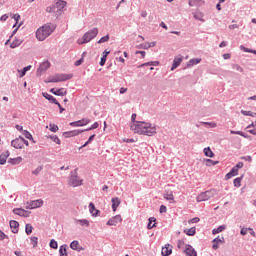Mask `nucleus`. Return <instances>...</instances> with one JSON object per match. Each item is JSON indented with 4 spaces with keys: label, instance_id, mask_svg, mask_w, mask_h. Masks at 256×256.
<instances>
[{
    "label": "nucleus",
    "instance_id": "nucleus-1",
    "mask_svg": "<svg viewBox=\"0 0 256 256\" xmlns=\"http://www.w3.org/2000/svg\"><path fill=\"white\" fill-rule=\"evenodd\" d=\"M131 130L138 135H147L148 137H153L157 133V128L151 123L147 122H136V124L131 125Z\"/></svg>",
    "mask_w": 256,
    "mask_h": 256
},
{
    "label": "nucleus",
    "instance_id": "nucleus-2",
    "mask_svg": "<svg viewBox=\"0 0 256 256\" xmlns=\"http://www.w3.org/2000/svg\"><path fill=\"white\" fill-rule=\"evenodd\" d=\"M53 31H55V24H46L36 31V38L38 41H45L46 37H49Z\"/></svg>",
    "mask_w": 256,
    "mask_h": 256
},
{
    "label": "nucleus",
    "instance_id": "nucleus-3",
    "mask_svg": "<svg viewBox=\"0 0 256 256\" xmlns=\"http://www.w3.org/2000/svg\"><path fill=\"white\" fill-rule=\"evenodd\" d=\"M97 35H99V29L92 28L83 35L82 39H78V45H85V43L93 41V39H95Z\"/></svg>",
    "mask_w": 256,
    "mask_h": 256
},
{
    "label": "nucleus",
    "instance_id": "nucleus-4",
    "mask_svg": "<svg viewBox=\"0 0 256 256\" xmlns=\"http://www.w3.org/2000/svg\"><path fill=\"white\" fill-rule=\"evenodd\" d=\"M214 195H217V190L210 189V190H207L205 192H201L197 196L196 201L198 203H201V201H209V199H211Z\"/></svg>",
    "mask_w": 256,
    "mask_h": 256
},
{
    "label": "nucleus",
    "instance_id": "nucleus-5",
    "mask_svg": "<svg viewBox=\"0 0 256 256\" xmlns=\"http://www.w3.org/2000/svg\"><path fill=\"white\" fill-rule=\"evenodd\" d=\"M73 79V74H56L48 83H61L62 81H69Z\"/></svg>",
    "mask_w": 256,
    "mask_h": 256
},
{
    "label": "nucleus",
    "instance_id": "nucleus-6",
    "mask_svg": "<svg viewBox=\"0 0 256 256\" xmlns=\"http://www.w3.org/2000/svg\"><path fill=\"white\" fill-rule=\"evenodd\" d=\"M72 173L74 174H72L70 177L69 185L72 187H81V185H83V179L77 175V169H75Z\"/></svg>",
    "mask_w": 256,
    "mask_h": 256
},
{
    "label": "nucleus",
    "instance_id": "nucleus-7",
    "mask_svg": "<svg viewBox=\"0 0 256 256\" xmlns=\"http://www.w3.org/2000/svg\"><path fill=\"white\" fill-rule=\"evenodd\" d=\"M50 67H51L50 61H45L41 63L36 72L37 77H41V75H43V73H45L47 69H49Z\"/></svg>",
    "mask_w": 256,
    "mask_h": 256
},
{
    "label": "nucleus",
    "instance_id": "nucleus-8",
    "mask_svg": "<svg viewBox=\"0 0 256 256\" xmlns=\"http://www.w3.org/2000/svg\"><path fill=\"white\" fill-rule=\"evenodd\" d=\"M89 123H91V119L83 118L81 120L71 122L70 127H85V125H89Z\"/></svg>",
    "mask_w": 256,
    "mask_h": 256
},
{
    "label": "nucleus",
    "instance_id": "nucleus-9",
    "mask_svg": "<svg viewBox=\"0 0 256 256\" xmlns=\"http://www.w3.org/2000/svg\"><path fill=\"white\" fill-rule=\"evenodd\" d=\"M12 213H14V215H18L19 217H29L31 215L30 211H27L23 208H14Z\"/></svg>",
    "mask_w": 256,
    "mask_h": 256
},
{
    "label": "nucleus",
    "instance_id": "nucleus-10",
    "mask_svg": "<svg viewBox=\"0 0 256 256\" xmlns=\"http://www.w3.org/2000/svg\"><path fill=\"white\" fill-rule=\"evenodd\" d=\"M11 147H14V149H23L22 136H19L18 138L12 140Z\"/></svg>",
    "mask_w": 256,
    "mask_h": 256
},
{
    "label": "nucleus",
    "instance_id": "nucleus-11",
    "mask_svg": "<svg viewBox=\"0 0 256 256\" xmlns=\"http://www.w3.org/2000/svg\"><path fill=\"white\" fill-rule=\"evenodd\" d=\"M81 133H84V130L67 131L63 133V137H65V139H69L70 137H77V135H81Z\"/></svg>",
    "mask_w": 256,
    "mask_h": 256
},
{
    "label": "nucleus",
    "instance_id": "nucleus-12",
    "mask_svg": "<svg viewBox=\"0 0 256 256\" xmlns=\"http://www.w3.org/2000/svg\"><path fill=\"white\" fill-rule=\"evenodd\" d=\"M50 93H52L53 95H57L58 97H65V95H67V91H65V88H51Z\"/></svg>",
    "mask_w": 256,
    "mask_h": 256
},
{
    "label": "nucleus",
    "instance_id": "nucleus-13",
    "mask_svg": "<svg viewBox=\"0 0 256 256\" xmlns=\"http://www.w3.org/2000/svg\"><path fill=\"white\" fill-rule=\"evenodd\" d=\"M123 221V218H121V215L113 216L111 219H109L106 223V225L113 226L117 225V223H121Z\"/></svg>",
    "mask_w": 256,
    "mask_h": 256
},
{
    "label": "nucleus",
    "instance_id": "nucleus-14",
    "mask_svg": "<svg viewBox=\"0 0 256 256\" xmlns=\"http://www.w3.org/2000/svg\"><path fill=\"white\" fill-rule=\"evenodd\" d=\"M37 207H43V200H33L29 206H26V209H37Z\"/></svg>",
    "mask_w": 256,
    "mask_h": 256
},
{
    "label": "nucleus",
    "instance_id": "nucleus-15",
    "mask_svg": "<svg viewBox=\"0 0 256 256\" xmlns=\"http://www.w3.org/2000/svg\"><path fill=\"white\" fill-rule=\"evenodd\" d=\"M42 97L47 99L50 103H53L54 105H59V101H57V98H54L53 95L47 93V92H42Z\"/></svg>",
    "mask_w": 256,
    "mask_h": 256
},
{
    "label": "nucleus",
    "instance_id": "nucleus-16",
    "mask_svg": "<svg viewBox=\"0 0 256 256\" xmlns=\"http://www.w3.org/2000/svg\"><path fill=\"white\" fill-rule=\"evenodd\" d=\"M181 63H183V56L175 57L170 70L175 71V69H177Z\"/></svg>",
    "mask_w": 256,
    "mask_h": 256
},
{
    "label": "nucleus",
    "instance_id": "nucleus-17",
    "mask_svg": "<svg viewBox=\"0 0 256 256\" xmlns=\"http://www.w3.org/2000/svg\"><path fill=\"white\" fill-rule=\"evenodd\" d=\"M213 245H212V249H214V251H217V249H219V243H225V238L224 237H216L213 241H212Z\"/></svg>",
    "mask_w": 256,
    "mask_h": 256
},
{
    "label": "nucleus",
    "instance_id": "nucleus-18",
    "mask_svg": "<svg viewBox=\"0 0 256 256\" xmlns=\"http://www.w3.org/2000/svg\"><path fill=\"white\" fill-rule=\"evenodd\" d=\"M184 253H186V256H197V251L195 250V248H193V246L189 244L186 245Z\"/></svg>",
    "mask_w": 256,
    "mask_h": 256
},
{
    "label": "nucleus",
    "instance_id": "nucleus-19",
    "mask_svg": "<svg viewBox=\"0 0 256 256\" xmlns=\"http://www.w3.org/2000/svg\"><path fill=\"white\" fill-rule=\"evenodd\" d=\"M54 5L56 7L57 13H59V11H63V9L67 7V2L63 0H58Z\"/></svg>",
    "mask_w": 256,
    "mask_h": 256
},
{
    "label": "nucleus",
    "instance_id": "nucleus-20",
    "mask_svg": "<svg viewBox=\"0 0 256 256\" xmlns=\"http://www.w3.org/2000/svg\"><path fill=\"white\" fill-rule=\"evenodd\" d=\"M89 211L92 215V217H98V215L101 213V211L97 210V208H95V204L93 202L89 203Z\"/></svg>",
    "mask_w": 256,
    "mask_h": 256
},
{
    "label": "nucleus",
    "instance_id": "nucleus-21",
    "mask_svg": "<svg viewBox=\"0 0 256 256\" xmlns=\"http://www.w3.org/2000/svg\"><path fill=\"white\" fill-rule=\"evenodd\" d=\"M9 225L12 233H19V223L16 220H10Z\"/></svg>",
    "mask_w": 256,
    "mask_h": 256
},
{
    "label": "nucleus",
    "instance_id": "nucleus-22",
    "mask_svg": "<svg viewBox=\"0 0 256 256\" xmlns=\"http://www.w3.org/2000/svg\"><path fill=\"white\" fill-rule=\"evenodd\" d=\"M173 253V246L167 244L165 247H162V255L163 256H169Z\"/></svg>",
    "mask_w": 256,
    "mask_h": 256
},
{
    "label": "nucleus",
    "instance_id": "nucleus-23",
    "mask_svg": "<svg viewBox=\"0 0 256 256\" xmlns=\"http://www.w3.org/2000/svg\"><path fill=\"white\" fill-rule=\"evenodd\" d=\"M9 155H10L9 150L3 152L0 155V165H5V163H7V159L9 157Z\"/></svg>",
    "mask_w": 256,
    "mask_h": 256
},
{
    "label": "nucleus",
    "instance_id": "nucleus-24",
    "mask_svg": "<svg viewBox=\"0 0 256 256\" xmlns=\"http://www.w3.org/2000/svg\"><path fill=\"white\" fill-rule=\"evenodd\" d=\"M237 175H239V172L237 170H235L234 168H232L230 170V172H228L225 175V181H229V179H231V177H237Z\"/></svg>",
    "mask_w": 256,
    "mask_h": 256
},
{
    "label": "nucleus",
    "instance_id": "nucleus-25",
    "mask_svg": "<svg viewBox=\"0 0 256 256\" xmlns=\"http://www.w3.org/2000/svg\"><path fill=\"white\" fill-rule=\"evenodd\" d=\"M159 64V61H150L139 65L138 68L141 69L142 67H157Z\"/></svg>",
    "mask_w": 256,
    "mask_h": 256
},
{
    "label": "nucleus",
    "instance_id": "nucleus-26",
    "mask_svg": "<svg viewBox=\"0 0 256 256\" xmlns=\"http://www.w3.org/2000/svg\"><path fill=\"white\" fill-rule=\"evenodd\" d=\"M112 210L115 212L117 211V207H119V205H121V199H119L118 197H114L112 198Z\"/></svg>",
    "mask_w": 256,
    "mask_h": 256
},
{
    "label": "nucleus",
    "instance_id": "nucleus-27",
    "mask_svg": "<svg viewBox=\"0 0 256 256\" xmlns=\"http://www.w3.org/2000/svg\"><path fill=\"white\" fill-rule=\"evenodd\" d=\"M21 161H23V158L21 156L8 159V163H10V165H19V163H21Z\"/></svg>",
    "mask_w": 256,
    "mask_h": 256
},
{
    "label": "nucleus",
    "instance_id": "nucleus-28",
    "mask_svg": "<svg viewBox=\"0 0 256 256\" xmlns=\"http://www.w3.org/2000/svg\"><path fill=\"white\" fill-rule=\"evenodd\" d=\"M199 63H201V58L190 59L187 63V67H193L194 65H199Z\"/></svg>",
    "mask_w": 256,
    "mask_h": 256
},
{
    "label": "nucleus",
    "instance_id": "nucleus-29",
    "mask_svg": "<svg viewBox=\"0 0 256 256\" xmlns=\"http://www.w3.org/2000/svg\"><path fill=\"white\" fill-rule=\"evenodd\" d=\"M184 233H185L186 235H188V237H194V235L197 234V231H196V228H195V227H192V228H190V229H185V230H184Z\"/></svg>",
    "mask_w": 256,
    "mask_h": 256
},
{
    "label": "nucleus",
    "instance_id": "nucleus-30",
    "mask_svg": "<svg viewBox=\"0 0 256 256\" xmlns=\"http://www.w3.org/2000/svg\"><path fill=\"white\" fill-rule=\"evenodd\" d=\"M67 244H63V245H61L60 246V248H59V255L60 256H69L68 254H67Z\"/></svg>",
    "mask_w": 256,
    "mask_h": 256
},
{
    "label": "nucleus",
    "instance_id": "nucleus-31",
    "mask_svg": "<svg viewBox=\"0 0 256 256\" xmlns=\"http://www.w3.org/2000/svg\"><path fill=\"white\" fill-rule=\"evenodd\" d=\"M203 153L206 157H210V158L215 157V153H213V150H211L210 147L204 148Z\"/></svg>",
    "mask_w": 256,
    "mask_h": 256
},
{
    "label": "nucleus",
    "instance_id": "nucleus-32",
    "mask_svg": "<svg viewBox=\"0 0 256 256\" xmlns=\"http://www.w3.org/2000/svg\"><path fill=\"white\" fill-rule=\"evenodd\" d=\"M75 223H79L82 227H89V220L87 219H75Z\"/></svg>",
    "mask_w": 256,
    "mask_h": 256
},
{
    "label": "nucleus",
    "instance_id": "nucleus-33",
    "mask_svg": "<svg viewBox=\"0 0 256 256\" xmlns=\"http://www.w3.org/2000/svg\"><path fill=\"white\" fill-rule=\"evenodd\" d=\"M21 43H23V41L19 40L18 38H14V40L10 44V48L16 49V47H19V45H21Z\"/></svg>",
    "mask_w": 256,
    "mask_h": 256
},
{
    "label": "nucleus",
    "instance_id": "nucleus-34",
    "mask_svg": "<svg viewBox=\"0 0 256 256\" xmlns=\"http://www.w3.org/2000/svg\"><path fill=\"white\" fill-rule=\"evenodd\" d=\"M245 177L244 174H242L240 177H237L234 179V187H241V181H243V178Z\"/></svg>",
    "mask_w": 256,
    "mask_h": 256
},
{
    "label": "nucleus",
    "instance_id": "nucleus-35",
    "mask_svg": "<svg viewBox=\"0 0 256 256\" xmlns=\"http://www.w3.org/2000/svg\"><path fill=\"white\" fill-rule=\"evenodd\" d=\"M23 135L26 139H29V141H32V143H36V141H34L33 139V135L31 134V132L24 130Z\"/></svg>",
    "mask_w": 256,
    "mask_h": 256
},
{
    "label": "nucleus",
    "instance_id": "nucleus-36",
    "mask_svg": "<svg viewBox=\"0 0 256 256\" xmlns=\"http://www.w3.org/2000/svg\"><path fill=\"white\" fill-rule=\"evenodd\" d=\"M223 231H225V225H221L218 228L213 229L212 234L217 235L218 233H223Z\"/></svg>",
    "mask_w": 256,
    "mask_h": 256
},
{
    "label": "nucleus",
    "instance_id": "nucleus-37",
    "mask_svg": "<svg viewBox=\"0 0 256 256\" xmlns=\"http://www.w3.org/2000/svg\"><path fill=\"white\" fill-rule=\"evenodd\" d=\"M215 165H219V161L206 159V166L207 167H215Z\"/></svg>",
    "mask_w": 256,
    "mask_h": 256
},
{
    "label": "nucleus",
    "instance_id": "nucleus-38",
    "mask_svg": "<svg viewBox=\"0 0 256 256\" xmlns=\"http://www.w3.org/2000/svg\"><path fill=\"white\" fill-rule=\"evenodd\" d=\"M23 25V22H21L18 27L12 32L10 38L5 42V45H9V43H11V38L17 33V31H19V27H21Z\"/></svg>",
    "mask_w": 256,
    "mask_h": 256
},
{
    "label": "nucleus",
    "instance_id": "nucleus-39",
    "mask_svg": "<svg viewBox=\"0 0 256 256\" xmlns=\"http://www.w3.org/2000/svg\"><path fill=\"white\" fill-rule=\"evenodd\" d=\"M70 249H72L73 251H77V249H79V241L74 240L70 243Z\"/></svg>",
    "mask_w": 256,
    "mask_h": 256
},
{
    "label": "nucleus",
    "instance_id": "nucleus-40",
    "mask_svg": "<svg viewBox=\"0 0 256 256\" xmlns=\"http://www.w3.org/2000/svg\"><path fill=\"white\" fill-rule=\"evenodd\" d=\"M27 71H31V65L24 67L20 71V77H25V75H27Z\"/></svg>",
    "mask_w": 256,
    "mask_h": 256
},
{
    "label": "nucleus",
    "instance_id": "nucleus-41",
    "mask_svg": "<svg viewBox=\"0 0 256 256\" xmlns=\"http://www.w3.org/2000/svg\"><path fill=\"white\" fill-rule=\"evenodd\" d=\"M25 233H26V235H31V233H33V225L26 224V226H25Z\"/></svg>",
    "mask_w": 256,
    "mask_h": 256
},
{
    "label": "nucleus",
    "instance_id": "nucleus-42",
    "mask_svg": "<svg viewBox=\"0 0 256 256\" xmlns=\"http://www.w3.org/2000/svg\"><path fill=\"white\" fill-rule=\"evenodd\" d=\"M49 138L57 145H61V140L57 135H50Z\"/></svg>",
    "mask_w": 256,
    "mask_h": 256
},
{
    "label": "nucleus",
    "instance_id": "nucleus-43",
    "mask_svg": "<svg viewBox=\"0 0 256 256\" xmlns=\"http://www.w3.org/2000/svg\"><path fill=\"white\" fill-rule=\"evenodd\" d=\"M46 12L47 13H57V8H56L55 4L48 6L46 8Z\"/></svg>",
    "mask_w": 256,
    "mask_h": 256
},
{
    "label": "nucleus",
    "instance_id": "nucleus-44",
    "mask_svg": "<svg viewBox=\"0 0 256 256\" xmlns=\"http://www.w3.org/2000/svg\"><path fill=\"white\" fill-rule=\"evenodd\" d=\"M242 115H245L246 117H255L256 113L255 112H251V111H245V110H241Z\"/></svg>",
    "mask_w": 256,
    "mask_h": 256
},
{
    "label": "nucleus",
    "instance_id": "nucleus-45",
    "mask_svg": "<svg viewBox=\"0 0 256 256\" xmlns=\"http://www.w3.org/2000/svg\"><path fill=\"white\" fill-rule=\"evenodd\" d=\"M30 241H31V245H33V248L35 249V247H37V245H38L39 238L32 236L30 238Z\"/></svg>",
    "mask_w": 256,
    "mask_h": 256
},
{
    "label": "nucleus",
    "instance_id": "nucleus-46",
    "mask_svg": "<svg viewBox=\"0 0 256 256\" xmlns=\"http://www.w3.org/2000/svg\"><path fill=\"white\" fill-rule=\"evenodd\" d=\"M51 249H58L59 248V244L57 243V241H55V239L50 240L49 243Z\"/></svg>",
    "mask_w": 256,
    "mask_h": 256
},
{
    "label": "nucleus",
    "instance_id": "nucleus-47",
    "mask_svg": "<svg viewBox=\"0 0 256 256\" xmlns=\"http://www.w3.org/2000/svg\"><path fill=\"white\" fill-rule=\"evenodd\" d=\"M164 199H166V201H173V192H166L164 194Z\"/></svg>",
    "mask_w": 256,
    "mask_h": 256
},
{
    "label": "nucleus",
    "instance_id": "nucleus-48",
    "mask_svg": "<svg viewBox=\"0 0 256 256\" xmlns=\"http://www.w3.org/2000/svg\"><path fill=\"white\" fill-rule=\"evenodd\" d=\"M194 19H196L197 21H202V23H205V19H203V14L201 13H195Z\"/></svg>",
    "mask_w": 256,
    "mask_h": 256
},
{
    "label": "nucleus",
    "instance_id": "nucleus-49",
    "mask_svg": "<svg viewBox=\"0 0 256 256\" xmlns=\"http://www.w3.org/2000/svg\"><path fill=\"white\" fill-rule=\"evenodd\" d=\"M50 127V131H52V133H57V131H59V126H57L56 124H49Z\"/></svg>",
    "mask_w": 256,
    "mask_h": 256
},
{
    "label": "nucleus",
    "instance_id": "nucleus-50",
    "mask_svg": "<svg viewBox=\"0 0 256 256\" xmlns=\"http://www.w3.org/2000/svg\"><path fill=\"white\" fill-rule=\"evenodd\" d=\"M99 127V122H95L91 127L87 128V129H84V133L85 131H93V129H98Z\"/></svg>",
    "mask_w": 256,
    "mask_h": 256
},
{
    "label": "nucleus",
    "instance_id": "nucleus-51",
    "mask_svg": "<svg viewBox=\"0 0 256 256\" xmlns=\"http://www.w3.org/2000/svg\"><path fill=\"white\" fill-rule=\"evenodd\" d=\"M131 121L134 123L133 125H137V123H143V121H137V114L135 113L132 114Z\"/></svg>",
    "mask_w": 256,
    "mask_h": 256
},
{
    "label": "nucleus",
    "instance_id": "nucleus-52",
    "mask_svg": "<svg viewBox=\"0 0 256 256\" xmlns=\"http://www.w3.org/2000/svg\"><path fill=\"white\" fill-rule=\"evenodd\" d=\"M110 39V36L109 34H107L106 36L102 37L101 39L98 40V43L101 44V43H107V41H109Z\"/></svg>",
    "mask_w": 256,
    "mask_h": 256
},
{
    "label": "nucleus",
    "instance_id": "nucleus-53",
    "mask_svg": "<svg viewBox=\"0 0 256 256\" xmlns=\"http://www.w3.org/2000/svg\"><path fill=\"white\" fill-rule=\"evenodd\" d=\"M243 162H238L233 168L239 173V169H243Z\"/></svg>",
    "mask_w": 256,
    "mask_h": 256
},
{
    "label": "nucleus",
    "instance_id": "nucleus-54",
    "mask_svg": "<svg viewBox=\"0 0 256 256\" xmlns=\"http://www.w3.org/2000/svg\"><path fill=\"white\" fill-rule=\"evenodd\" d=\"M41 171H43V167L38 166L34 171H32V174L33 175H39V173H41Z\"/></svg>",
    "mask_w": 256,
    "mask_h": 256
},
{
    "label": "nucleus",
    "instance_id": "nucleus-55",
    "mask_svg": "<svg viewBox=\"0 0 256 256\" xmlns=\"http://www.w3.org/2000/svg\"><path fill=\"white\" fill-rule=\"evenodd\" d=\"M137 49H149V42L140 44L139 46H137Z\"/></svg>",
    "mask_w": 256,
    "mask_h": 256
},
{
    "label": "nucleus",
    "instance_id": "nucleus-56",
    "mask_svg": "<svg viewBox=\"0 0 256 256\" xmlns=\"http://www.w3.org/2000/svg\"><path fill=\"white\" fill-rule=\"evenodd\" d=\"M241 51H244V53H252L253 49H249L243 45L240 46Z\"/></svg>",
    "mask_w": 256,
    "mask_h": 256
},
{
    "label": "nucleus",
    "instance_id": "nucleus-57",
    "mask_svg": "<svg viewBox=\"0 0 256 256\" xmlns=\"http://www.w3.org/2000/svg\"><path fill=\"white\" fill-rule=\"evenodd\" d=\"M4 239H9V236L0 230V241H3Z\"/></svg>",
    "mask_w": 256,
    "mask_h": 256
},
{
    "label": "nucleus",
    "instance_id": "nucleus-58",
    "mask_svg": "<svg viewBox=\"0 0 256 256\" xmlns=\"http://www.w3.org/2000/svg\"><path fill=\"white\" fill-rule=\"evenodd\" d=\"M105 63H107V57L106 56H102L99 65L101 67H104Z\"/></svg>",
    "mask_w": 256,
    "mask_h": 256
},
{
    "label": "nucleus",
    "instance_id": "nucleus-59",
    "mask_svg": "<svg viewBox=\"0 0 256 256\" xmlns=\"http://www.w3.org/2000/svg\"><path fill=\"white\" fill-rule=\"evenodd\" d=\"M240 159L242 161H248L249 163H251V161H253V158L251 156H242Z\"/></svg>",
    "mask_w": 256,
    "mask_h": 256
},
{
    "label": "nucleus",
    "instance_id": "nucleus-60",
    "mask_svg": "<svg viewBox=\"0 0 256 256\" xmlns=\"http://www.w3.org/2000/svg\"><path fill=\"white\" fill-rule=\"evenodd\" d=\"M232 67L233 69H236V71H240V73H243V68L238 64H233Z\"/></svg>",
    "mask_w": 256,
    "mask_h": 256
},
{
    "label": "nucleus",
    "instance_id": "nucleus-61",
    "mask_svg": "<svg viewBox=\"0 0 256 256\" xmlns=\"http://www.w3.org/2000/svg\"><path fill=\"white\" fill-rule=\"evenodd\" d=\"M85 61V59L80 58L79 60H77L74 65L75 67H79L80 65H83V62Z\"/></svg>",
    "mask_w": 256,
    "mask_h": 256
},
{
    "label": "nucleus",
    "instance_id": "nucleus-62",
    "mask_svg": "<svg viewBox=\"0 0 256 256\" xmlns=\"http://www.w3.org/2000/svg\"><path fill=\"white\" fill-rule=\"evenodd\" d=\"M201 219L199 217H194L188 221V223H199Z\"/></svg>",
    "mask_w": 256,
    "mask_h": 256
},
{
    "label": "nucleus",
    "instance_id": "nucleus-63",
    "mask_svg": "<svg viewBox=\"0 0 256 256\" xmlns=\"http://www.w3.org/2000/svg\"><path fill=\"white\" fill-rule=\"evenodd\" d=\"M13 19L16 21V24L19 23V21L21 20V15L19 14H14L13 15Z\"/></svg>",
    "mask_w": 256,
    "mask_h": 256
},
{
    "label": "nucleus",
    "instance_id": "nucleus-64",
    "mask_svg": "<svg viewBox=\"0 0 256 256\" xmlns=\"http://www.w3.org/2000/svg\"><path fill=\"white\" fill-rule=\"evenodd\" d=\"M159 211L160 213H167V206L161 205Z\"/></svg>",
    "mask_w": 256,
    "mask_h": 256
}]
</instances>
